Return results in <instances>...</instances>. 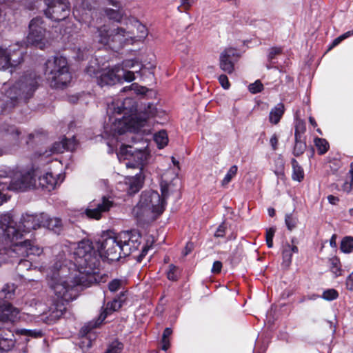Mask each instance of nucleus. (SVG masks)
<instances>
[{
  "label": "nucleus",
  "mask_w": 353,
  "mask_h": 353,
  "mask_svg": "<svg viewBox=\"0 0 353 353\" xmlns=\"http://www.w3.org/2000/svg\"><path fill=\"white\" fill-rule=\"evenodd\" d=\"M148 29L135 18H129L121 26L107 25L97 28V41L113 50H119L125 46L142 42L148 36Z\"/></svg>",
  "instance_id": "nucleus-1"
},
{
  "label": "nucleus",
  "mask_w": 353,
  "mask_h": 353,
  "mask_svg": "<svg viewBox=\"0 0 353 353\" xmlns=\"http://www.w3.org/2000/svg\"><path fill=\"white\" fill-rule=\"evenodd\" d=\"M19 233L15 229L12 216L5 214L0 217V242L10 243L11 248L7 251L10 257H26L29 255H39L42 250L29 240L18 241Z\"/></svg>",
  "instance_id": "nucleus-2"
},
{
  "label": "nucleus",
  "mask_w": 353,
  "mask_h": 353,
  "mask_svg": "<svg viewBox=\"0 0 353 353\" xmlns=\"http://www.w3.org/2000/svg\"><path fill=\"white\" fill-rule=\"evenodd\" d=\"M68 269L61 263H56L48 276V285L58 299L68 302L74 299V288L79 283L74 281Z\"/></svg>",
  "instance_id": "nucleus-3"
},
{
  "label": "nucleus",
  "mask_w": 353,
  "mask_h": 353,
  "mask_svg": "<svg viewBox=\"0 0 353 353\" xmlns=\"http://www.w3.org/2000/svg\"><path fill=\"white\" fill-rule=\"evenodd\" d=\"M123 112H112L110 120L112 121L111 130L114 134H122L125 132H139L141 128L149 125L150 118L154 117L152 112H128L122 115Z\"/></svg>",
  "instance_id": "nucleus-4"
},
{
  "label": "nucleus",
  "mask_w": 353,
  "mask_h": 353,
  "mask_svg": "<svg viewBox=\"0 0 353 353\" xmlns=\"http://www.w3.org/2000/svg\"><path fill=\"white\" fill-rule=\"evenodd\" d=\"M38 87L37 76L34 72L23 76L8 92L1 101L0 106L4 110L17 107V104L33 94Z\"/></svg>",
  "instance_id": "nucleus-5"
},
{
  "label": "nucleus",
  "mask_w": 353,
  "mask_h": 353,
  "mask_svg": "<svg viewBox=\"0 0 353 353\" xmlns=\"http://www.w3.org/2000/svg\"><path fill=\"white\" fill-rule=\"evenodd\" d=\"M166 201L154 190L142 192L133 214L140 221L150 223L156 220L165 210Z\"/></svg>",
  "instance_id": "nucleus-6"
},
{
  "label": "nucleus",
  "mask_w": 353,
  "mask_h": 353,
  "mask_svg": "<svg viewBox=\"0 0 353 353\" xmlns=\"http://www.w3.org/2000/svg\"><path fill=\"white\" fill-rule=\"evenodd\" d=\"M44 74L50 86L63 88L72 79L67 59L61 56L49 58L44 68Z\"/></svg>",
  "instance_id": "nucleus-7"
},
{
  "label": "nucleus",
  "mask_w": 353,
  "mask_h": 353,
  "mask_svg": "<svg viewBox=\"0 0 353 353\" xmlns=\"http://www.w3.org/2000/svg\"><path fill=\"white\" fill-rule=\"evenodd\" d=\"M36 174L28 172L26 174L17 173L11 179V172L0 170V205L6 201V198L2 191L10 190L15 191H25L31 187L36 188Z\"/></svg>",
  "instance_id": "nucleus-8"
},
{
  "label": "nucleus",
  "mask_w": 353,
  "mask_h": 353,
  "mask_svg": "<svg viewBox=\"0 0 353 353\" xmlns=\"http://www.w3.org/2000/svg\"><path fill=\"white\" fill-rule=\"evenodd\" d=\"M74 255L79 273L90 276L97 272L99 261L90 241L83 240L79 242L74 250Z\"/></svg>",
  "instance_id": "nucleus-9"
},
{
  "label": "nucleus",
  "mask_w": 353,
  "mask_h": 353,
  "mask_svg": "<svg viewBox=\"0 0 353 353\" xmlns=\"http://www.w3.org/2000/svg\"><path fill=\"white\" fill-rule=\"evenodd\" d=\"M121 233L119 235L103 234L98 241V251L101 257L109 261H117L122 256Z\"/></svg>",
  "instance_id": "nucleus-10"
},
{
  "label": "nucleus",
  "mask_w": 353,
  "mask_h": 353,
  "mask_svg": "<svg viewBox=\"0 0 353 353\" xmlns=\"http://www.w3.org/2000/svg\"><path fill=\"white\" fill-rule=\"evenodd\" d=\"M48 31L43 19L36 17L32 19L29 24V33L27 41L29 43L40 49H43L48 43Z\"/></svg>",
  "instance_id": "nucleus-11"
},
{
  "label": "nucleus",
  "mask_w": 353,
  "mask_h": 353,
  "mask_svg": "<svg viewBox=\"0 0 353 353\" xmlns=\"http://www.w3.org/2000/svg\"><path fill=\"white\" fill-rule=\"evenodd\" d=\"M86 73L90 77L95 76L98 79V84L101 87L121 82V67L119 65L105 68L98 76V72H96L94 66L90 65L86 68Z\"/></svg>",
  "instance_id": "nucleus-12"
},
{
  "label": "nucleus",
  "mask_w": 353,
  "mask_h": 353,
  "mask_svg": "<svg viewBox=\"0 0 353 353\" xmlns=\"http://www.w3.org/2000/svg\"><path fill=\"white\" fill-rule=\"evenodd\" d=\"M123 293H121L119 296L114 298L110 302H108L98 319L95 322H90L82 327L80 330V334L82 336L87 335L92 329L99 326L109 314L119 310L124 302V299H123Z\"/></svg>",
  "instance_id": "nucleus-13"
},
{
  "label": "nucleus",
  "mask_w": 353,
  "mask_h": 353,
  "mask_svg": "<svg viewBox=\"0 0 353 353\" xmlns=\"http://www.w3.org/2000/svg\"><path fill=\"white\" fill-rule=\"evenodd\" d=\"M47 8L45 14L54 21L65 19L70 14V3L68 0H45Z\"/></svg>",
  "instance_id": "nucleus-14"
},
{
  "label": "nucleus",
  "mask_w": 353,
  "mask_h": 353,
  "mask_svg": "<svg viewBox=\"0 0 353 353\" xmlns=\"http://www.w3.org/2000/svg\"><path fill=\"white\" fill-rule=\"evenodd\" d=\"M113 205L114 202L110 197L103 196L91 201L85 210V214L90 219L99 220L102 214L108 212Z\"/></svg>",
  "instance_id": "nucleus-15"
},
{
  "label": "nucleus",
  "mask_w": 353,
  "mask_h": 353,
  "mask_svg": "<svg viewBox=\"0 0 353 353\" xmlns=\"http://www.w3.org/2000/svg\"><path fill=\"white\" fill-rule=\"evenodd\" d=\"M43 213L35 214H23L19 222V225L15 229L19 233L18 240L21 238L23 233L30 232L32 230H37L42 227ZM14 225L16 227V223L14 222Z\"/></svg>",
  "instance_id": "nucleus-16"
},
{
  "label": "nucleus",
  "mask_w": 353,
  "mask_h": 353,
  "mask_svg": "<svg viewBox=\"0 0 353 353\" xmlns=\"http://www.w3.org/2000/svg\"><path fill=\"white\" fill-rule=\"evenodd\" d=\"M100 108L107 110H137V105L132 98L120 100L112 97H106L100 102Z\"/></svg>",
  "instance_id": "nucleus-17"
},
{
  "label": "nucleus",
  "mask_w": 353,
  "mask_h": 353,
  "mask_svg": "<svg viewBox=\"0 0 353 353\" xmlns=\"http://www.w3.org/2000/svg\"><path fill=\"white\" fill-rule=\"evenodd\" d=\"M140 235L135 232L125 231L121 232V241L122 242V256H129L137 250L140 245Z\"/></svg>",
  "instance_id": "nucleus-18"
},
{
  "label": "nucleus",
  "mask_w": 353,
  "mask_h": 353,
  "mask_svg": "<svg viewBox=\"0 0 353 353\" xmlns=\"http://www.w3.org/2000/svg\"><path fill=\"white\" fill-rule=\"evenodd\" d=\"M78 143L74 137L71 139L63 137L60 141H56L53 143L50 150V153L48 151L43 154L46 156H49L52 154L63 153L65 151H74L77 147Z\"/></svg>",
  "instance_id": "nucleus-19"
},
{
  "label": "nucleus",
  "mask_w": 353,
  "mask_h": 353,
  "mask_svg": "<svg viewBox=\"0 0 353 353\" xmlns=\"http://www.w3.org/2000/svg\"><path fill=\"white\" fill-rule=\"evenodd\" d=\"M236 50L234 48H226L220 54L219 65L221 69L231 74L234 71V66L232 58L235 56Z\"/></svg>",
  "instance_id": "nucleus-20"
},
{
  "label": "nucleus",
  "mask_w": 353,
  "mask_h": 353,
  "mask_svg": "<svg viewBox=\"0 0 353 353\" xmlns=\"http://www.w3.org/2000/svg\"><path fill=\"white\" fill-rule=\"evenodd\" d=\"M5 50H6V58L8 59V68L16 67L23 61V52L18 44L10 46Z\"/></svg>",
  "instance_id": "nucleus-21"
},
{
  "label": "nucleus",
  "mask_w": 353,
  "mask_h": 353,
  "mask_svg": "<svg viewBox=\"0 0 353 353\" xmlns=\"http://www.w3.org/2000/svg\"><path fill=\"white\" fill-rule=\"evenodd\" d=\"M149 158V154L145 150H138L135 148L134 155L131 161H128L125 165L127 168H137L141 170H143V166L147 163Z\"/></svg>",
  "instance_id": "nucleus-22"
},
{
  "label": "nucleus",
  "mask_w": 353,
  "mask_h": 353,
  "mask_svg": "<svg viewBox=\"0 0 353 353\" xmlns=\"http://www.w3.org/2000/svg\"><path fill=\"white\" fill-rule=\"evenodd\" d=\"M16 339L14 334L10 330L0 332V350L8 352L11 350L15 345Z\"/></svg>",
  "instance_id": "nucleus-23"
},
{
  "label": "nucleus",
  "mask_w": 353,
  "mask_h": 353,
  "mask_svg": "<svg viewBox=\"0 0 353 353\" xmlns=\"http://www.w3.org/2000/svg\"><path fill=\"white\" fill-rule=\"evenodd\" d=\"M57 183L58 181L52 174L46 172L38 176V184L37 183V186L36 188H41L50 192L55 188Z\"/></svg>",
  "instance_id": "nucleus-24"
},
{
  "label": "nucleus",
  "mask_w": 353,
  "mask_h": 353,
  "mask_svg": "<svg viewBox=\"0 0 353 353\" xmlns=\"http://www.w3.org/2000/svg\"><path fill=\"white\" fill-rule=\"evenodd\" d=\"M18 313V310L17 308L13 307V306L10 303L8 302H4L3 303H0L1 321H13V319L17 316Z\"/></svg>",
  "instance_id": "nucleus-25"
},
{
  "label": "nucleus",
  "mask_w": 353,
  "mask_h": 353,
  "mask_svg": "<svg viewBox=\"0 0 353 353\" xmlns=\"http://www.w3.org/2000/svg\"><path fill=\"white\" fill-rule=\"evenodd\" d=\"M114 8H105L103 9L105 15L108 19L121 23L124 17V12L120 9L119 6L117 3H113Z\"/></svg>",
  "instance_id": "nucleus-26"
},
{
  "label": "nucleus",
  "mask_w": 353,
  "mask_h": 353,
  "mask_svg": "<svg viewBox=\"0 0 353 353\" xmlns=\"http://www.w3.org/2000/svg\"><path fill=\"white\" fill-rule=\"evenodd\" d=\"M144 176L141 174H137L134 177L129 179L128 193L130 194L138 192L142 188Z\"/></svg>",
  "instance_id": "nucleus-27"
},
{
  "label": "nucleus",
  "mask_w": 353,
  "mask_h": 353,
  "mask_svg": "<svg viewBox=\"0 0 353 353\" xmlns=\"http://www.w3.org/2000/svg\"><path fill=\"white\" fill-rule=\"evenodd\" d=\"M42 227L52 230L59 229L62 225V221L59 218H50L47 214L43 213Z\"/></svg>",
  "instance_id": "nucleus-28"
},
{
  "label": "nucleus",
  "mask_w": 353,
  "mask_h": 353,
  "mask_svg": "<svg viewBox=\"0 0 353 353\" xmlns=\"http://www.w3.org/2000/svg\"><path fill=\"white\" fill-rule=\"evenodd\" d=\"M135 148L129 145H123L121 146L119 150L117 153L118 159L120 161L123 160L131 161L132 157L134 155Z\"/></svg>",
  "instance_id": "nucleus-29"
},
{
  "label": "nucleus",
  "mask_w": 353,
  "mask_h": 353,
  "mask_svg": "<svg viewBox=\"0 0 353 353\" xmlns=\"http://www.w3.org/2000/svg\"><path fill=\"white\" fill-rule=\"evenodd\" d=\"M65 311V307L63 304H57L53 305L50 309V314L48 316L50 321H56L60 319Z\"/></svg>",
  "instance_id": "nucleus-30"
},
{
  "label": "nucleus",
  "mask_w": 353,
  "mask_h": 353,
  "mask_svg": "<svg viewBox=\"0 0 353 353\" xmlns=\"http://www.w3.org/2000/svg\"><path fill=\"white\" fill-rule=\"evenodd\" d=\"M16 286L13 283L6 284L0 291V299H11L14 296Z\"/></svg>",
  "instance_id": "nucleus-31"
},
{
  "label": "nucleus",
  "mask_w": 353,
  "mask_h": 353,
  "mask_svg": "<svg viewBox=\"0 0 353 353\" xmlns=\"http://www.w3.org/2000/svg\"><path fill=\"white\" fill-rule=\"evenodd\" d=\"M292 165L293 170L292 175V179L294 181H301L304 178V172L302 168L294 159L292 160Z\"/></svg>",
  "instance_id": "nucleus-32"
},
{
  "label": "nucleus",
  "mask_w": 353,
  "mask_h": 353,
  "mask_svg": "<svg viewBox=\"0 0 353 353\" xmlns=\"http://www.w3.org/2000/svg\"><path fill=\"white\" fill-rule=\"evenodd\" d=\"M314 142L319 154L322 155L327 152L330 145L325 139L316 137L314 139Z\"/></svg>",
  "instance_id": "nucleus-33"
},
{
  "label": "nucleus",
  "mask_w": 353,
  "mask_h": 353,
  "mask_svg": "<svg viewBox=\"0 0 353 353\" xmlns=\"http://www.w3.org/2000/svg\"><path fill=\"white\" fill-rule=\"evenodd\" d=\"M340 249L343 253H351L353 251V237L345 236L341 242Z\"/></svg>",
  "instance_id": "nucleus-34"
},
{
  "label": "nucleus",
  "mask_w": 353,
  "mask_h": 353,
  "mask_svg": "<svg viewBox=\"0 0 353 353\" xmlns=\"http://www.w3.org/2000/svg\"><path fill=\"white\" fill-rule=\"evenodd\" d=\"M306 147L307 145L305 137L295 139V144L293 150L294 155L296 157L301 155L305 152Z\"/></svg>",
  "instance_id": "nucleus-35"
},
{
  "label": "nucleus",
  "mask_w": 353,
  "mask_h": 353,
  "mask_svg": "<svg viewBox=\"0 0 353 353\" xmlns=\"http://www.w3.org/2000/svg\"><path fill=\"white\" fill-rule=\"evenodd\" d=\"M160 187L161 192V196L166 201L170 193L174 191L173 184L171 182L169 183L166 181L161 180Z\"/></svg>",
  "instance_id": "nucleus-36"
},
{
  "label": "nucleus",
  "mask_w": 353,
  "mask_h": 353,
  "mask_svg": "<svg viewBox=\"0 0 353 353\" xmlns=\"http://www.w3.org/2000/svg\"><path fill=\"white\" fill-rule=\"evenodd\" d=\"M154 141L159 148H163L168 143V137L166 131L161 130L154 135Z\"/></svg>",
  "instance_id": "nucleus-37"
},
{
  "label": "nucleus",
  "mask_w": 353,
  "mask_h": 353,
  "mask_svg": "<svg viewBox=\"0 0 353 353\" xmlns=\"http://www.w3.org/2000/svg\"><path fill=\"white\" fill-rule=\"evenodd\" d=\"M306 130L305 123L301 119H296L295 123L294 139L305 137L304 134Z\"/></svg>",
  "instance_id": "nucleus-38"
},
{
  "label": "nucleus",
  "mask_w": 353,
  "mask_h": 353,
  "mask_svg": "<svg viewBox=\"0 0 353 353\" xmlns=\"http://www.w3.org/2000/svg\"><path fill=\"white\" fill-rule=\"evenodd\" d=\"M99 0H82V2L79 7L77 5L74 6V12H80V9L87 10L88 11H91L92 9L95 8L96 5L97 4Z\"/></svg>",
  "instance_id": "nucleus-39"
},
{
  "label": "nucleus",
  "mask_w": 353,
  "mask_h": 353,
  "mask_svg": "<svg viewBox=\"0 0 353 353\" xmlns=\"http://www.w3.org/2000/svg\"><path fill=\"white\" fill-rule=\"evenodd\" d=\"M331 272L336 277L341 274V265L339 259L337 257H332L329 259Z\"/></svg>",
  "instance_id": "nucleus-40"
},
{
  "label": "nucleus",
  "mask_w": 353,
  "mask_h": 353,
  "mask_svg": "<svg viewBox=\"0 0 353 353\" xmlns=\"http://www.w3.org/2000/svg\"><path fill=\"white\" fill-rule=\"evenodd\" d=\"M238 171V167L234 165L230 168L227 174L221 181L222 186H226L232 179L236 175Z\"/></svg>",
  "instance_id": "nucleus-41"
},
{
  "label": "nucleus",
  "mask_w": 353,
  "mask_h": 353,
  "mask_svg": "<svg viewBox=\"0 0 353 353\" xmlns=\"http://www.w3.org/2000/svg\"><path fill=\"white\" fill-rule=\"evenodd\" d=\"M17 333L21 335L32 338H40L42 336V332L37 330L21 329L17 331Z\"/></svg>",
  "instance_id": "nucleus-42"
},
{
  "label": "nucleus",
  "mask_w": 353,
  "mask_h": 353,
  "mask_svg": "<svg viewBox=\"0 0 353 353\" xmlns=\"http://www.w3.org/2000/svg\"><path fill=\"white\" fill-rule=\"evenodd\" d=\"M285 222L288 229L291 231L296 227L298 218L292 214H287L285 215Z\"/></svg>",
  "instance_id": "nucleus-43"
},
{
  "label": "nucleus",
  "mask_w": 353,
  "mask_h": 353,
  "mask_svg": "<svg viewBox=\"0 0 353 353\" xmlns=\"http://www.w3.org/2000/svg\"><path fill=\"white\" fill-rule=\"evenodd\" d=\"M172 330L170 327H166L162 336V349L167 350L170 347V341L168 337L172 334Z\"/></svg>",
  "instance_id": "nucleus-44"
},
{
  "label": "nucleus",
  "mask_w": 353,
  "mask_h": 353,
  "mask_svg": "<svg viewBox=\"0 0 353 353\" xmlns=\"http://www.w3.org/2000/svg\"><path fill=\"white\" fill-rule=\"evenodd\" d=\"M122 349L123 344L118 341H114L110 344L105 353H119Z\"/></svg>",
  "instance_id": "nucleus-45"
},
{
  "label": "nucleus",
  "mask_w": 353,
  "mask_h": 353,
  "mask_svg": "<svg viewBox=\"0 0 353 353\" xmlns=\"http://www.w3.org/2000/svg\"><path fill=\"white\" fill-rule=\"evenodd\" d=\"M339 296L336 290L334 289H329L323 292L322 297L327 301H332L336 299Z\"/></svg>",
  "instance_id": "nucleus-46"
},
{
  "label": "nucleus",
  "mask_w": 353,
  "mask_h": 353,
  "mask_svg": "<svg viewBox=\"0 0 353 353\" xmlns=\"http://www.w3.org/2000/svg\"><path fill=\"white\" fill-rule=\"evenodd\" d=\"M3 131L8 134L13 136L14 140H17L20 134L19 130L14 125H8L7 128H3Z\"/></svg>",
  "instance_id": "nucleus-47"
},
{
  "label": "nucleus",
  "mask_w": 353,
  "mask_h": 353,
  "mask_svg": "<svg viewBox=\"0 0 353 353\" xmlns=\"http://www.w3.org/2000/svg\"><path fill=\"white\" fill-rule=\"evenodd\" d=\"M167 277L169 280L175 281L178 279L177 268L171 264L169 266V270L167 272Z\"/></svg>",
  "instance_id": "nucleus-48"
},
{
  "label": "nucleus",
  "mask_w": 353,
  "mask_h": 353,
  "mask_svg": "<svg viewBox=\"0 0 353 353\" xmlns=\"http://www.w3.org/2000/svg\"><path fill=\"white\" fill-rule=\"evenodd\" d=\"M8 68V59L6 58V50L0 48V70Z\"/></svg>",
  "instance_id": "nucleus-49"
},
{
  "label": "nucleus",
  "mask_w": 353,
  "mask_h": 353,
  "mask_svg": "<svg viewBox=\"0 0 353 353\" xmlns=\"http://www.w3.org/2000/svg\"><path fill=\"white\" fill-rule=\"evenodd\" d=\"M31 263L28 260L20 259L18 262L17 270L19 272H23V270H28L31 267Z\"/></svg>",
  "instance_id": "nucleus-50"
},
{
  "label": "nucleus",
  "mask_w": 353,
  "mask_h": 353,
  "mask_svg": "<svg viewBox=\"0 0 353 353\" xmlns=\"http://www.w3.org/2000/svg\"><path fill=\"white\" fill-rule=\"evenodd\" d=\"M263 88V85L259 80L256 81L254 83L250 84L249 90L252 94L260 92Z\"/></svg>",
  "instance_id": "nucleus-51"
},
{
  "label": "nucleus",
  "mask_w": 353,
  "mask_h": 353,
  "mask_svg": "<svg viewBox=\"0 0 353 353\" xmlns=\"http://www.w3.org/2000/svg\"><path fill=\"white\" fill-rule=\"evenodd\" d=\"M121 81L123 79L125 81H132L134 79V72L128 71L121 68Z\"/></svg>",
  "instance_id": "nucleus-52"
},
{
  "label": "nucleus",
  "mask_w": 353,
  "mask_h": 353,
  "mask_svg": "<svg viewBox=\"0 0 353 353\" xmlns=\"http://www.w3.org/2000/svg\"><path fill=\"white\" fill-rule=\"evenodd\" d=\"M283 112H270L269 119L270 121L273 124H276L279 122L282 117Z\"/></svg>",
  "instance_id": "nucleus-53"
},
{
  "label": "nucleus",
  "mask_w": 353,
  "mask_h": 353,
  "mask_svg": "<svg viewBox=\"0 0 353 353\" xmlns=\"http://www.w3.org/2000/svg\"><path fill=\"white\" fill-rule=\"evenodd\" d=\"M292 251L288 250L287 248L283 252V263L286 265H289L292 262Z\"/></svg>",
  "instance_id": "nucleus-54"
},
{
  "label": "nucleus",
  "mask_w": 353,
  "mask_h": 353,
  "mask_svg": "<svg viewBox=\"0 0 353 353\" xmlns=\"http://www.w3.org/2000/svg\"><path fill=\"white\" fill-rule=\"evenodd\" d=\"M121 285V281L119 279H114L108 284V289L111 292H116L119 290Z\"/></svg>",
  "instance_id": "nucleus-55"
},
{
  "label": "nucleus",
  "mask_w": 353,
  "mask_h": 353,
  "mask_svg": "<svg viewBox=\"0 0 353 353\" xmlns=\"http://www.w3.org/2000/svg\"><path fill=\"white\" fill-rule=\"evenodd\" d=\"M281 53V49L280 48H277V47L271 48L269 50V53L268 55V60L270 61H272L276 57V56L280 54Z\"/></svg>",
  "instance_id": "nucleus-56"
},
{
  "label": "nucleus",
  "mask_w": 353,
  "mask_h": 353,
  "mask_svg": "<svg viewBox=\"0 0 353 353\" xmlns=\"http://www.w3.org/2000/svg\"><path fill=\"white\" fill-rule=\"evenodd\" d=\"M153 242L154 241L152 240L150 244H149V241H148L146 245L143 247L141 254L137 256V261L139 262H141L142 259L144 258V256L146 255L148 251L152 247Z\"/></svg>",
  "instance_id": "nucleus-57"
},
{
  "label": "nucleus",
  "mask_w": 353,
  "mask_h": 353,
  "mask_svg": "<svg viewBox=\"0 0 353 353\" xmlns=\"http://www.w3.org/2000/svg\"><path fill=\"white\" fill-rule=\"evenodd\" d=\"M219 81L220 84L224 89H228L230 88V84L229 83L228 78L226 75H225V74L220 75L219 77Z\"/></svg>",
  "instance_id": "nucleus-58"
},
{
  "label": "nucleus",
  "mask_w": 353,
  "mask_h": 353,
  "mask_svg": "<svg viewBox=\"0 0 353 353\" xmlns=\"http://www.w3.org/2000/svg\"><path fill=\"white\" fill-rule=\"evenodd\" d=\"M353 34V32L349 31L345 32V34L341 35L340 37L336 38L332 43V47L337 46L341 41L347 38L349 36Z\"/></svg>",
  "instance_id": "nucleus-59"
},
{
  "label": "nucleus",
  "mask_w": 353,
  "mask_h": 353,
  "mask_svg": "<svg viewBox=\"0 0 353 353\" xmlns=\"http://www.w3.org/2000/svg\"><path fill=\"white\" fill-rule=\"evenodd\" d=\"M270 145L273 150H276L278 148L279 139L276 134H273L270 140Z\"/></svg>",
  "instance_id": "nucleus-60"
},
{
  "label": "nucleus",
  "mask_w": 353,
  "mask_h": 353,
  "mask_svg": "<svg viewBox=\"0 0 353 353\" xmlns=\"http://www.w3.org/2000/svg\"><path fill=\"white\" fill-rule=\"evenodd\" d=\"M222 268L221 262L216 261H214L212 265V272L214 274L219 273Z\"/></svg>",
  "instance_id": "nucleus-61"
},
{
  "label": "nucleus",
  "mask_w": 353,
  "mask_h": 353,
  "mask_svg": "<svg viewBox=\"0 0 353 353\" xmlns=\"http://www.w3.org/2000/svg\"><path fill=\"white\" fill-rule=\"evenodd\" d=\"M346 287L347 290L350 291L353 290V272L348 276L346 279Z\"/></svg>",
  "instance_id": "nucleus-62"
},
{
  "label": "nucleus",
  "mask_w": 353,
  "mask_h": 353,
  "mask_svg": "<svg viewBox=\"0 0 353 353\" xmlns=\"http://www.w3.org/2000/svg\"><path fill=\"white\" fill-rule=\"evenodd\" d=\"M123 66L127 68H132L136 64H138V61L136 60H126L123 63Z\"/></svg>",
  "instance_id": "nucleus-63"
},
{
  "label": "nucleus",
  "mask_w": 353,
  "mask_h": 353,
  "mask_svg": "<svg viewBox=\"0 0 353 353\" xmlns=\"http://www.w3.org/2000/svg\"><path fill=\"white\" fill-rule=\"evenodd\" d=\"M327 200L332 205H336L339 201V199L334 195H329L327 196Z\"/></svg>",
  "instance_id": "nucleus-64"
}]
</instances>
